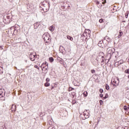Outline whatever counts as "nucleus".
<instances>
[{"label": "nucleus", "mask_w": 129, "mask_h": 129, "mask_svg": "<svg viewBox=\"0 0 129 129\" xmlns=\"http://www.w3.org/2000/svg\"><path fill=\"white\" fill-rule=\"evenodd\" d=\"M87 31H88V32H87L86 30H85V32L81 35L82 38H83V39H82L83 41H86L87 38H89V37H90V35H89V30Z\"/></svg>", "instance_id": "f03ea898"}, {"label": "nucleus", "mask_w": 129, "mask_h": 129, "mask_svg": "<svg viewBox=\"0 0 129 129\" xmlns=\"http://www.w3.org/2000/svg\"><path fill=\"white\" fill-rule=\"evenodd\" d=\"M91 73H92L93 74L95 73V70H91Z\"/></svg>", "instance_id": "473e14b6"}, {"label": "nucleus", "mask_w": 129, "mask_h": 129, "mask_svg": "<svg viewBox=\"0 0 129 129\" xmlns=\"http://www.w3.org/2000/svg\"><path fill=\"white\" fill-rule=\"evenodd\" d=\"M41 68H42V70L44 69L45 70H47L48 69V63H47V62L45 61L43 62L41 66Z\"/></svg>", "instance_id": "39448f33"}, {"label": "nucleus", "mask_w": 129, "mask_h": 129, "mask_svg": "<svg viewBox=\"0 0 129 129\" xmlns=\"http://www.w3.org/2000/svg\"><path fill=\"white\" fill-rule=\"evenodd\" d=\"M97 4H99V3L98 2H97Z\"/></svg>", "instance_id": "37998d69"}, {"label": "nucleus", "mask_w": 129, "mask_h": 129, "mask_svg": "<svg viewBox=\"0 0 129 129\" xmlns=\"http://www.w3.org/2000/svg\"><path fill=\"white\" fill-rule=\"evenodd\" d=\"M104 53L103 52H100L98 54V56L95 59V61H97V62L94 63V66H98L100 61L102 62H103L104 61Z\"/></svg>", "instance_id": "f257e3e1"}, {"label": "nucleus", "mask_w": 129, "mask_h": 129, "mask_svg": "<svg viewBox=\"0 0 129 129\" xmlns=\"http://www.w3.org/2000/svg\"><path fill=\"white\" fill-rule=\"evenodd\" d=\"M34 68H36V69H38V70H39V69H40V68H39V67L38 66H34Z\"/></svg>", "instance_id": "c756f323"}, {"label": "nucleus", "mask_w": 129, "mask_h": 129, "mask_svg": "<svg viewBox=\"0 0 129 129\" xmlns=\"http://www.w3.org/2000/svg\"><path fill=\"white\" fill-rule=\"evenodd\" d=\"M83 119H84V118H82Z\"/></svg>", "instance_id": "c03bdc74"}, {"label": "nucleus", "mask_w": 129, "mask_h": 129, "mask_svg": "<svg viewBox=\"0 0 129 129\" xmlns=\"http://www.w3.org/2000/svg\"><path fill=\"white\" fill-rule=\"evenodd\" d=\"M119 84V79L117 78V81L114 80L113 81V86H118Z\"/></svg>", "instance_id": "0eeeda50"}, {"label": "nucleus", "mask_w": 129, "mask_h": 129, "mask_svg": "<svg viewBox=\"0 0 129 129\" xmlns=\"http://www.w3.org/2000/svg\"><path fill=\"white\" fill-rule=\"evenodd\" d=\"M83 94L84 97H86V96H87V95H88V93H87V92H86V91H85L83 92Z\"/></svg>", "instance_id": "2eb2a0df"}, {"label": "nucleus", "mask_w": 129, "mask_h": 129, "mask_svg": "<svg viewBox=\"0 0 129 129\" xmlns=\"http://www.w3.org/2000/svg\"><path fill=\"white\" fill-rule=\"evenodd\" d=\"M105 89H106V90H109V86H108L107 84H106Z\"/></svg>", "instance_id": "aec40b11"}, {"label": "nucleus", "mask_w": 129, "mask_h": 129, "mask_svg": "<svg viewBox=\"0 0 129 129\" xmlns=\"http://www.w3.org/2000/svg\"><path fill=\"white\" fill-rule=\"evenodd\" d=\"M83 115L85 116V118H88V117H89V113H87L86 114V112L85 111L83 112Z\"/></svg>", "instance_id": "9b49d317"}, {"label": "nucleus", "mask_w": 129, "mask_h": 129, "mask_svg": "<svg viewBox=\"0 0 129 129\" xmlns=\"http://www.w3.org/2000/svg\"><path fill=\"white\" fill-rule=\"evenodd\" d=\"M99 91H100V93H103V89H100L99 90Z\"/></svg>", "instance_id": "7c9ffc66"}, {"label": "nucleus", "mask_w": 129, "mask_h": 129, "mask_svg": "<svg viewBox=\"0 0 129 129\" xmlns=\"http://www.w3.org/2000/svg\"><path fill=\"white\" fill-rule=\"evenodd\" d=\"M59 62L60 64H64V60H63V59L59 60Z\"/></svg>", "instance_id": "393cba45"}, {"label": "nucleus", "mask_w": 129, "mask_h": 129, "mask_svg": "<svg viewBox=\"0 0 129 129\" xmlns=\"http://www.w3.org/2000/svg\"><path fill=\"white\" fill-rule=\"evenodd\" d=\"M29 58L31 61H35V59H36V53H30Z\"/></svg>", "instance_id": "423d86ee"}, {"label": "nucleus", "mask_w": 129, "mask_h": 129, "mask_svg": "<svg viewBox=\"0 0 129 129\" xmlns=\"http://www.w3.org/2000/svg\"><path fill=\"white\" fill-rule=\"evenodd\" d=\"M125 73H127V74H129V70L128 69L126 70L125 71Z\"/></svg>", "instance_id": "c85d7f7f"}, {"label": "nucleus", "mask_w": 129, "mask_h": 129, "mask_svg": "<svg viewBox=\"0 0 129 129\" xmlns=\"http://www.w3.org/2000/svg\"><path fill=\"white\" fill-rule=\"evenodd\" d=\"M115 51V50L114 49V48L108 47L107 48L108 54H109L111 56V55L113 54V53H114Z\"/></svg>", "instance_id": "20e7f679"}, {"label": "nucleus", "mask_w": 129, "mask_h": 129, "mask_svg": "<svg viewBox=\"0 0 129 129\" xmlns=\"http://www.w3.org/2000/svg\"><path fill=\"white\" fill-rule=\"evenodd\" d=\"M2 73H3V72H0V74H2Z\"/></svg>", "instance_id": "ea45409f"}, {"label": "nucleus", "mask_w": 129, "mask_h": 129, "mask_svg": "<svg viewBox=\"0 0 129 129\" xmlns=\"http://www.w3.org/2000/svg\"><path fill=\"white\" fill-rule=\"evenodd\" d=\"M67 38L69 39V40H70L71 41H73V37L69 36V35H68L67 36Z\"/></svg>", "instance_id": "ddd939ff"}, {"label": "nucleus", "mask_w": 129, "mask_h": 129, "mask_svg": "<svg viewBox=\"0 0 129 129\" xmlns=\"http://www.w3.org/2000/svg\"><path fill=\"white\" fill-rule=\"evenodd\" d=\"M40 25V22L35 23L34 24V29H38V28H39Z\"/></svg>", "instance_id": "9d476101"}, {"label": "nucleus", "mask_w": 129, "mask_h": 129, "mask_svg": "<svg viewBox=\"0 0 129 129\" xmlns=\"http://www.w3.org/2000/svg\"><path fill=\"white\" fill-rule=\"evenodd\" d=\"M108 97V94H106L105 96L104 97V99H106Z\"/></svg>", "instance_id": "cd10ccee"}, {"label": "nucleus", "mask_w": 129, "mask_h": 129, "mask_svg": "<svg viewBox=\"0 0 129 129\" xmlns=\"http://www.w3.org/2000/svg\"><path fill=\"white\" fill-rule=\"evenodd\" d=\"M104 40L107 41V42H109V41H110L109 37L108 36L105 37Z\"/></svg>", "instance_id": "dca6fc26"}, {"label": "nucleus", "mask_w": 129, "mask_h": 129, "mask_svg": "<svg viewBox=\"0 0 129 129\" xmlns=\"http://www.w3.org/2000/svg\"><path fill=\"white\" fill-rule=\"evenodd\" d=\"M123 34V33H122V32L120 31V32H119V35L118 36V38H120V37H121V36H122Z\"/></svg>", "instance_id": "6ab92c4d"}, {"label": "nucleus", "mask_w": 129, "mask_h": 129, "mask_svg": "<svg viewBox=\"0 0 129 129\" xmlns=\"http://www.w3.org/2000/svg\"><path fill=\"white\" fill-rule=\"evenodd\" d=\"M49 61H50V62H53V61H54V58L49 57Z\"/></svg>", "instance_id": "5701e85b"}, {"label": "nucleus", "mask_w": 129, "mask_h": 129, "mask_svg": "<svg viewBox=\"0 0 129 129\" xmlns=\"http://www.w3.org/2000/svg\"><path fill=\"white\" fill-rule=\"evenodd\" d=\"M123 109L127 111V110H128L127 106H126V105L124 106Z\"/></svg>", "instance_id": "412c9836"}, {"label": "nucleus", "mask_w": 129, "mask_h": 129, "mask_svg": "<svg viewBox=\"0 0 129 129\" xmlns=\"http://www.w3.org/2000/svg\"><path fill=\"white\" fill-rule=\"evenodd\" d=\"M99 102H100V105H102V104H103V101H102V100H100L99 101Z\"/></svg>", "instance_id": "a878e982"}, {"label": "nucleus", "mask_w": 129, "mask_h": 129, "mask_svg": "<svg viewBox=\"0 0 129 129\" xmlns=\"http://www.w3.org/2000/svg\"><path fill=\"white\" fill-rule=\"evenodd\" d=\"M118 63L119 65H120L121 64H122V63H123V60H120L119 61H118Z\"/></svg>", "instance_id": "4be33fe9"}, {"label": "nucleus", "mask_w": 129, "mask_h": 129, "mask_svg": "<svg viewBox=\"0 0 129 129\" xmlns=\"http://www.w3.org/2000/svg\"><path fill=\"white\" fill-rule=\"evenodd\" d=\"M127 108H128V110L129 109V106H128Z\"/></svg>", "instance_id": "a19ab883"}, {"label": "nucleus", "mask_w": 129, "mask_h": 129, "mask_svg": "<svg viewBox=\"0 0 129 129\" xmlns=\"http://www.w3.org/2000/svg\"><path fill=\"white\" fill-rule=\"evenodd\" d=\"M48 129H52L51 127H49ZM52 129H54V128L52 127Z\"/></svg>", "instance_id": "e433bc0d"}, {"label": "nucleus", "mask_w": 129, "mask_h": 129, "mask_svg": "<svg viewBox=\"0 0 129 129\" xmlns=\"http://www.w3.org/2000/svg\"><path fill=\"white\" fill-rule=\"evenodd\" d=\"M46 82H47V83L50 82V79H49V78H47L46 79Z\"/></svg>", "instance_id": "bb28decb"}, {"label": "nucleus", "mask_w": 129, "mask_h": 129, "mask_svg": "<svg viewBox=\"0 0 129 129\" xmlns=\"http://www.w3.org/2000/svg\"><path fill=\"white\" fill-rule=\"evenodd\" d=\"M43 37L44 41L45 43H49V42H50L51 39H50V35H49V34L46 35L44 34Z\"/></svg>", "instance_id": "7ed1b4c3"}, {"label": "nucleus", "mask_w": 129, "mask_h": 129, "mask_svg": "<svg viewBox=\"0 0 129 129\" xmlns=\"http://www.w3.org/2000/svg\"><path fill=\"white\" fill-rule=\"evenodd\" d=\"M50 89L51 90H53V89H54V86H52Z\"/></svg>", "instance_id": "c9c22d12"}, {"label": "nucleus", "mask_w": 129, "mask_h": 129, "mask_svg": "<svg viewBox=\"0 0 129 129\" xmlns=\"http://www.w3.org/2000/svg\"><path fill=\"white\" fill-rule=\"evenodd\" d=\"M99 23H103V19H101L99 20Z\"/></svg>", "instance_id": "2f4dec72"}, {"label": "nucleus", "mask_w": 129, "mask_h": 129, "mask_svg": "<svg viewBox=\"0 0 129 129\" xmlns=\"http://www.w3.org/2000/svg\"><path fill=\"white\" fill-rule=\"evenodd\" d=\"M75 85L76 86H80V83L78 82H75Z\"/></svg>", "instance_id": "a211bd4d"}, {"label": "nucleus", "mask_w": 129, "mask_h": 129, "mask_svg": "<svg viewBox=\"0 0 129 129\" xmlns=\"http://www.w3.org/2000/svg\"><path fill=\"white\" fill-rule=\"evenodd\" d=\"M102 43H103V41H99L98 43V46L101 48V47H102Z\"/></svg>", "instance_id": "f8f14e48"}, {"label": "nucleus", "mask_w": 129, "mask_h": 129, "mask_svg": "<svg viewBox=\"0 0 129 129\" xmlns=\"http://www.w3.org/2000/svg\"><path fill=\"white\" fill-rule=\"evenodd\" d=\"M122 23H125V21H123Z\"/></svg>", "instance_id": "58836bf2"}, {"label": "nucleus", "mask_w": 129, "mask_h": 129, "mask_svg": "<svg viewBox=\"0 0 129 129\" xmlns=\"http://www.w3.org/2000/svg\"><path fill=\"white\" fill-rule=\"evenodd\" d=\"M11 29H15V28H14V27L13 28V27H12V28H11Z\"/></svg>", "instance_id": "79ce46f5"}, {"label": "nucleus", "mask_w": 129, "mask_h": 129, "mask_svg": "<svg viewBox=\"0 0 129 129\" xmlns=\"http://www.w3.org/2000/svg\"><path fill=\"white\" fill-rule=\"evenodd\" d=\"M94 63H97V61H95V59L94 60L93 62V65H94Z\"/></svg>", "instance_id": "f704fd0d"}, {"label": "nucleus", "mask_w": 129, "mask_h": 129, "mask_svg": "<svg viewBox=\"0 0 129 129\" xmlns=\"http://www.w3.org/2000/svg\"><path fill=\"white\" fill-rule=\"evenodd\" d=\"M100 97H103V94H100Z\"/></svg>", "instance_id": "72a5a7b5"}, {"label": "nucleus", "mask_w": 129, "mask_h": 129, "mask_svg": "<svg viewBox=\"0 0 129 129\" xmlns=\"http://www.w3.org/2000/svg\"><path fill=\"white\" fill-rule=\"evenodd\" d=\"M5 95V92H4V90L1 89H0V98L4 97Z\"/></svg>", "instance_id": "6e6552de"}, {"label": "nucleus", "mask_w": 129, "mask_h": 129, "mask_svg": "<svg viewBox=\"0 0 129 129\" xmlns=\"http://www.w3.org/2000/svg\"><path fill=\"white\" fill-rule=\"evenodd\" d=\"M44 86L45 87H49L50 86V83L46 82L44 84Z\"/></svg>", "instance_id": "4468645a"}, {"label": "nucleus", "mask_w": 129, "mask_h": 129, "mask_svg": "<svg viewBox=\"0 0 129 129\" xmlns=\"http://www.w3.org/2000/svg\"><path fill=\"white\" fill-rule=\"evenodd\" d=\"M49 30L50 31H51V32H53V31H54V26H51L49 27Z\"/></svg>", "instance_id": "f3484780"}, {"label": "nucleus", "mask_w": 129, "mask_h": 129, "mask_svg": "<svg viewBox=\"0 0 129 129\" xmlns=\"http://www.w3.org/2000/svg\"><path fill=\"white\" fill-rule=\"evenodd\" d=\"M74 90V88H72V87H70L69 88V91L70 92V91H72V90Z\"/></svg>", "instance_id": "b1692460"}, {"label": "nucleus", "mask_w": 129, "mask_h": 129, "mask_svg": "<svg viewBox=\"0 0 129 129\" xmlns=\"http://www.w3.org/2000/svg\"><path fill=\"white\" fill-rule=\"evenodd\" d=\"M11 110L12 112H15L17 110V106L15 104H13L11 107Z\"/></svg>", "instance_id": "1a4fd4ad"}, {"label": "nucleus", "mask_w": 129, "mask_h": 129, "mask_svg": "<svg viewBox=\"0 0 129 129\" xmlns=\"http://www.w3.org/2000/svg\"><path fill=\"white\" fill-rule=\"evenodd\" d=\"M127 16H128V14H127L126 15H125V17L126 18H127Z\"/></svg>", "instance_id": "4c0bfd02"}]
</instances>
